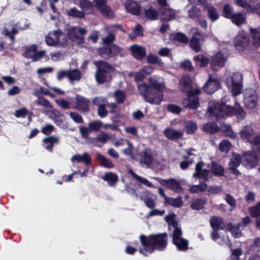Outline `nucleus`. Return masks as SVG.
<instances>
[{"label": "nucleus", "mask_w": 260, "mask_h": 260, "mask_svg": "<svg viewBox=\"0 0 260 260\" xmlns=\"http://www.w3.org/2000/svg\"><path fill=\"white\" fill-rule=\"evenodd\" d=\"M227 100H229V98L225 96L221 104L213 101L210 102L206 116L213 117V118L218 120L226 116L236 114L238 119H243L246 116V113L240 105L238 103H236L233 108L224 103Z\"/></svg>", "instance_id": "f257e3e1"}, {"label": "nucleus", "mask_w": 260, "mask_h": 260, "mask_svg": "<svg viewBox=\"0 0 260 260\" xmlns=\"http://www.w3.org/2000/svg\"><path fill=\"white\" fill-rule=\"evenodd\" d=\"M161 81L160 77L153 76L149 78L150 85L145 83L138 84V88L140 94L144 98L146 102L156 105L161 102L162 95L160 91L164 87Z\"/></svg>", "instance_id": "f03ea898"}, {"label": "nucleus", "mask_w": 260, "mask_h": 260, "mask_svg": "<svg viewBox=\"0 0 260 260\" xmlns=\"http://www.w3.org/2000/svg\"><path fill=\"white\" fill-rule=\"evenodd\" d=\"M140 240L144 249H140L139 252L144 256H147L145 251L151 253L155 250H163L166 248L168 243V236L166 233L151 235L148 237L141 235Z\"/></svg>", "instance_id": "7ed1b4c3"}, {"label": "nucleus", "mask_w": 260, "mask_h": 260, "mask_svg": "<svg viewBox=\"0 0 260 260\" xmlns=\"http://www.w3.org/2000/svg\"><path fill=\"white\" fill-rule=\"evenodd\" d=\"M225 76L226 85L232 94L236 96L240 94L243 87L242 74L239 72L227 73Z\"/></svg>", "instance_id": "20e7f679"}, {"label": "nucleus", "mask_w": 260, "mask_h": 260, "mask_svg": "<svg viewBox=\"0 0 260 260\" xmlns=\"http://www.w3.org/2000/svg\"><path fill=\"white\" fill-rule=\"evenodd\" d=\"M46 43L48 46H67V39L63 32L59 30H53L48 33L45 39Z\"/></svg>", "instance_id": "39448f33"}, {"label": "nucleus", "mask_w": 260, "mask_h": 260, "mask_svg": "<svg viewBox=\"0 0 260 260\" xmlns=\"http://www.w3.org/2000/svg\"><path fill=\"white\" fill-rule=\"evenodd\" d=\"M242 139L254 145L260 143V133H256L253 128L249 126L243 127L240 132Z\"/></svg>", "instance_id": "423d86ee"}, {"label": "nucleus", "mask_w": 260, "mask_h": 260, "mask_svg": "<svg viewBox=\"0 0 260 260\" xmlns=\"http://www.w3.org/2000/svg\"><path fill=\"white\" fill-rule=\"evenodd\" d=\"M243 102L245 106L249 109L257 105L258 98L255 91L251 88H245L243 92Z\"/></svg>", "instance_id": "0eeeda50"}, {"label": "nucleus", "mask_w": 260, "mask_h": 260, "mask_svg": "<svg viewBox=\"0 0 260 260\" xmlns=\"http://www.w3.org/2000/svg\"><path fill=\"white\" fill-rule=\"evenodd\" d=\"M228 54L224 50H222L213 56L211 61V67L214 71H217L223 67L226 61Z\"/></svg>", "instance_id": "6e6552de"}, {"label": "nucleus", "mask_w": 260, "mask_h": 260, "mask_svg": "<svg viewBox=\"0 0 260 260\" xmlns=\"http://www.w3.org/2000/svg\"><path fill=\"white\" fill-rule=\"evenodd\" d=\"M86 32L85 28L79 27H71L68 30V35L73 42L81 44L83 42L84 36Z\"/></svg>", "instance_id": "1a4fd4ad"}, {"label": "nucleus", "mask_w": 260, "mask_h": 260, "mask_svg": "<svg viewBox=\"0 0 260 260\" xmlns=\"http://www.w3.org/2000/svg\"><path fill=\"white\" fill-rule=\"evenodd\" d=\"M210 171L204 168V163L203 162H198L195 168V172L192 176L194 178L203 179L204 181H207L210 177Z\"/></svg>", "instance_id": "9d476101"}, {"label": "nucleus", "mask_w": 260, "mask_h": 260, "mask_svg": "<svg viewBox=\"0 0 260 260\" xmlns=\"http://www.w3.org/2000/svg\"><path fill=\"white\" fill-rule=\"evenodd\" d=\"M200 93V90L199 89L195 88L189 93L188 99L185 100L183 104H186L185 106L190 109H194L197 108L199 106V99L197 97V95Z\"/></svg>", "instance_id": "9b49d317"}, {"label": "nucleus", "mask_w": 260, "mask_h": 260, "mask_svg": "<svg viewBox=\"0 0 260 260\" xmlns=\"http://www.w3.org/2000/svg\"><path fill=\"white\" fill-rule=\"evenodd\" d=\"M241 161L242 158L240 155L237 153L233 154L229 163L228 170L229 172L236 175H239L240 173L237 168L239 166Z\"/></svg>", "instance_id": "f8f14e48"}, {"label": "nucleus", "mask_w": 260, "mask_h": 260, "mask_svg": "<svg viewBox=\"0 0 260 260\" xmlns=\"http://www.w3.org/2000/svg\"><path fill=\"white\" fill-rule=\"evenodd\" d=\"M140 198L149 208H153L155 206L156 197L150 191L145 190L142 192Z\"/></svg>", "instance_id": "ddd939ff"}, {"label": "nucleus", "mask_w": 260, "mask_h": 260, "mask_svg": "<svg viewBox=\"0 0 260 260\" xmlns=\"http://www.w3.org/2000/svg\"><path fill=\"white\" fill-rule=\"evenodd\" d=\"M242 162L248 169L253 168L257 165L258 159L254 152H247L242 157Z\"/></svg>", "instance_id": "4468645a"}, {"label": "nucleus", "mask_w": 260, "mask_h": 260, "mask_svg": "<svg viewBox=\"0 0 260 260\" xmlns=\"http://www.w3.org/2000/svg\"><path fill=\"white\" fill-rule=\"evenodd\" d=\"M75 108L81 112L89 111L90 101L80 95H77L75 98Z\"/></svg>", "instance_id": "2eb2a0df"}, {"label": "nucleus", "mask_w": 260, "mask_h": 260, "mask_svg": "<svg viewBox=\"0 0 260 260\" xmlns=\"http://www.w3.org/2000/svg\"><path fill=\"white\" fill-rule=\"evenodd\" d=\"M249 38L244 34L240 33L236 37L234 40V45L237 50L243 51L249 43Z\"/></svg>", "instance_id": "dca6fc26"}, {"label": "nucleus", "mask_w": 260, "mask_h": 260, "mask_svg": "<svg viewBox=\"0 0 260 260\" xmlns=\"http://www.w3.org/2000/svg\"><path fill=\"white\" fill-rule=\"evenodd\" d=\"M219 86V80L210 76L204 86V90L207 93L212 94L218 89Z\"/></svg>", "instance_id": "f3484780"}, {"label": "nucleus", "mask_w": 260, "mask_h": 260, "mask_svg": "<svg viewBox=\"0 0 260 260\" xmlns=\"http://www.w3.org/2000/svg\"><path fill=\"white\" fill-rule=\"evenodd\" d=\"M179 88L182 92L190 93L192 89L191 81L190 77L187 75H184L180 79Z\"/></svg>", "instance_id": "a211bd4d"}, {"label": "nucleus", "mask_w": 260, "mask_h": 260, "mask_svg": "<svg viewBox=\"0 0 260 260\" xmlns=\"http://www.w3.org/2000/svg\"><path fill=\"white\" fill-rule=\"evenodd\" d=\"M164 134L168 139L176 140L183 138V131H177L171 127H167L164 130Z\"/></svg>", "instance_id": "6ab92c4d"}, {"label": "nucleus", "mask_w": 260, "mask_h": 260, "mask_svg": "<svg viewBox=\"0 0 260 260\" xmlns=\"http://www.w3.org/2000/svg\"><path fill=\"white\" fill-rule=\"evenodd\" d=\"M130 50L132 51V55L138 60H142L146 55V49L138 45L131 46Z\"/></svg>", "instance_id": "aec40b11"}, {"label": "nucleus", "mask_w": 260, "mask_h": 260, "mask_svg": "<svg viewBox=\"0 0 260 260\" xmlns=\"http://www.w3.org/2000/svg\"><path fill=\"white\" fill-rule=\"evenodd\" d=\"M59 141V138L56 136H50L43 139V146L44 148L51 152L53 151V146L55 144H58Z\"/></svg>", "instance_id": "412c9836"}, {"label": "nucleus", "mask_w": 260, "mask_h": 260, "mask_svg": "<svg viewBox=\"0 0 260 260\" xmlns=\"http://www.w3.org/2000/svg\"><path fill=\"white\" fill-rule=\"evenodd\" d=\"M71 160L72 162H83L85 166H88L91 162V156L87 152H84L82 155L77 154L71 157Z\"/></svg>", "instance_id": "4be33fe9"}, {"label": "nucleus", "mask_w": 260, "mask_h": 260, "mask_svg": "<svg viewBox=\"0 0 260 260\" xmlns=\"http://www.w3.org/2000/svg\"><path fill=\"white\" fill-rule=\"evenodd\" d=\"M240 228H242V224L240 223L233 224L230 222L226 225V230L231 233L235 238H238L242 236V234Z\"/></svg>", "instance_id": "5701e85b"}, {"label": "nucleus", "mask_w": 260, "mask_h": 260, "mask_svg": "<svg viewBox=\"0 0 260 260\" xmlns=\"http://www.w3.org/2000/svg\"><path fill=\"white\" fill-rule=\"evenodd\" d=\"M167 187L173 191L181 193L183 192V188L179 183L174 179L164 180Z\"/></svg>", "instance_id": "b1692460"}, {"label": "nucleus", "mask_w": 260, "mask_h": 260, "mask_svg": "<svg viewBox=\"0 0 260 260\" xmlns=\"http://www.w3.org/2000/svg\"><path fill=\"white\" fill-rule=\"evenodd\" d=\"M125 7L129 13L133 15H138L140 11L139 5L134 1H127L125 3Z\"/></svg>", "instance_id": "393cba45"}, {"label": "nucleus", "mask_w": 260, "mask_h": 260, "mask_svg": "<svg viewBox=\"0 0 260 260\" xmlns=\"http://www.w3.org/2000/svg\"><path fill=\"white\" fill-rule=\"evenodd\" d=\"M200 36L199 33H196L189 42L190 47L196 52L201 50Z\"/></svg>", "instance_id": "a878e982"}, {"label": "nucleus", "mask_w": 260, "mask_h": 260, "mask_svg": "<svg viewBox=\"0 0 260 260\" xmlns=\"http://www.w3.org/2000/svg\"><path fill=\"white\" fill-rule=\"evenodd\" d=\"M232 22L237 26L245 23L246 22V14L245 13H237L232 15L231 18Z\"/></svg>", "instance_id": "bb28decb"}, {"label": "nucleus", "mask_w": 260, "mask_h": 260, "mask_svg": "<svg viewBox=\"0 0 260 260\" xmlns=\"http://www.w3.org/2000/svg\"><path fill=\"white\" fill-rule=\"evenodd\" d=\"M79 6L85 14H90L93 11V5L89 1L81 0L79 3Z\"/></svg>", "instance_id": "cd10ccee"}, {"label": "nucleus", "mask_w": 260, "mask_h": 260, "mask_svg": "<svg viewBox=\"0 0 260 260\" xmlns=\"http://www.w3.org/2000/svg\"><path fill=\"white\" fill-rule=\"evenodd\" d=\"M212 239L216 242L217 243L223 245H228L229 242V238L226 235L221 236V234H219L217 231H213L212 233Z\"/></svg>", "instance_id": "c85d7f7f"}, {"label": "nucleus", "mask_w": 260, "mask_h": 260, "mask_svg": "<svg viewBox=\"0 0 260 260\" xmlns=\"http://www.w3.org/2000/svg\"><path fill=\"white\" fill-rule=\"evenodd\" d=\"M210 224L214 231L223 229L225 226L222 219L217 216H213L211 218Z\"/></svg>", "instance_id": "c756f323"}, {"label": "nucleus", "mask_w": 260, "mask_h": 260, "mask_svg": "<svg viewBox=\"0 0 260 260\" xmlns=\"http://www.w3.org/2000/svg\"><path fill=\"white\" fill-rule=\"evenodd\" d=\"M235 2L237 5L243 7L248 13H253L255 11L254 6L248 3L253 2L254 0H235Z\"/></svg>", "instance_id": "7c9ffc66"}, {"label": "nucleus", "mask_w": 260, "mask_h": 260, "mask_svg": "<svg viewBox=\"0 0 260 260\" xmlns=\"http://www.w3.org/2000/svg\"><path fill=\"white\" fill-rule=\"evenodd\" d=\"M141 163L148 167H149L152 161V157L149 152L144 150L140 153Z\"/></svg>", "instance_id": "2f4dec72"}, {"label": "nucleus", "mask_w": 260, "mask_h": 260, "mask_svg": "<svg viewBox=\"0 0 260 260\" xmlns=\"http://www.w3.org/2000/svg\"><path fill=\"white\" fill-rule=\"evenodd\" d=\"M128 173L138 182L143 184L149 188H155V186L146 178L141 177L135 174L132 170H130Z\"/></svg>", "instance_id": "473e14b6"}, {"label": "nucleus", "mask_w": 260, "mask_h": 260, "mask_svg": "<svg viewBox=\"0 0 260 260\" xmlns=\"http://www.w3.org/2000/svg\"><path fill=\"white\" fill-rule=\"evenodd\" d=\"M252 42L256 47L260 46V28H250Z\"/></svg>", "instance_id": "72a5a7b5"}, {"label": "nucleus", "mask_w": 260, "mask_h": 260, "mask_svg": "<svg viewBox=\"0 0 260 260\" xmlns=\"http://www.w3.org/2000/svg\"><path fill=\"white\" fill-rule=\"evenodd\" d=\"M160 13L162 15V19L166 21L172 20L175 16V13L173 10L169 8V7H168L164 9H160Z\"/></svg>", "instance_id": "f704fd0d"}, {"label": "nucleus", "mask_w": 260, "mask_h": 260, "mask_svg": "<svg viewBox=\"0 0 260 260\" xmlns=\"http://www.w3.org/2000/svg\"><path fill=\"white\" fill-rule=\"evenodd\" d=\"M173 229L171 230L172 231V239H173V243H176L179 239L183 238L182 237V232L181 229L178 225H175V223L173 224Z\"/></svg>", "instance_id": "c9c22d12"}, {"label": "nucleus", "mask_w": 260, "mask_h": 260, "mask_svg": "<svg viewBox=\"0 0 260 260\" xmlns=\"http://www.w3.org/2000/svg\"><path fill=\"white\" fill-rule=\"evenodd\" d=\"M102 178L107 181L110 186H113L118 181L117 175L112 172L106 173Z\"/></svg>", "instance_id": "e433bc0d"}, {"label": "nucleus", "mask_w": 260, "mask_h": 260, "mask_svg": "<svg viewBox=\"0 0 260 260\" xmlns=\"http://www.w3.org/2000/svg\"><path fill=\"white\" fill-rule=\"evenodd\" d=\"M94 64L98 69V70L107 72L112 69V67L107 62L104 60L94 61Z\"/></svg>", "instance_id": "4c0bfd02"}, {"label": "nucleus", "mask_w": 260, "mask_h": 260, "mask_svg": "<svg viewBox=\"0 0 260 260\" xmlns=\"http://www.w3.org/2000/svg\"><path fill=\"white\" fill-rule=\"evenodd\" d=\"M211 171L215 176H222L224 175L223 167L221 165L214 162L212 164Z\"/></svg>", "instance_id": "58836bf2"}, {"label": "nucleus", "mask_w": 260, "mask_h": 260, "mask_svg": "<svg viewBox=\"0 0 260 260\" xmlns=\"http://www.w3.org/2000/svg\"><path fill=\"white\" fill-rule=\"evenodd\" d=\"M38 48V46L37 44H33L30 46L23 53V56L26 58L32 59Z\"/></svg>", "instance_id": "ea45409f"}, {"label": "nucleus", "mask_w": 260, "mask_h": 260, "mask_svg": "<svg viewBox=\"0 0 260 260\" xmlns=\"http://www.w3.org/2000/svg\"><path fill=\"white\" fill-rule=\"evenodd\" d=\"M176 243H173L176 245L178 250L180 251L186 250L188 249V242L184 238L179 239Z\"/></svg>", "instance_id": "a19ab883"}, {"label": "nucleus", "mask_w": 260, "mask_h": 260, "mask_svg": "<svg viewBox=\"0 0 260 260\" xmlns=\"http://www.w3.org/2000/svg\"><path fill=\"white\" fill-rule=\"evenodd\" d=\"M206 9L208 11V17L212 21H216L219 17V14L216 10L212 6H207Z\"/></svg>", "instance_id": "79ce46f5"}, {"label": "nucleus", "mask_w": 260, "mask_h": 260, "mask_svg": "<svg viewBox=\"0 0 260 260\" xmlns=\"http://www.w3.org/2000/svg\"><path fill=\"white\" fill-rule=\"evenodd\" d=\"M206 203V200L202 199H197L192 201L190 206L193 210H200L203 208Z\"/></svg>", "instance_id": "37998d69"}, {"label": "nucleus", "mask_w": 260, "mask_h": 260, "mask_svg": "<svg viewBox=\"0 0 260 260\" xmlns=\"http://www.w3.org/2000/svg\"><path fill=\"white\" fill-rule=\"evenodd\" d=\"M97 157L103 166L108 168H112L114 165L109 159L106 158L101 154H97Z\"/></svg>", "instance_id": "c03bdc74"}, {"label": "nucleus", "mask_w": 260, "mask_h": 260, "mask_svg": "<svg viewBox=\"0 0 260 260\" xmlns=\"http://www.w3.org/2000/svg\"><path fill=\"white\" fill-rule=\"evenodd\" d=\"M165 202L171 206L177 208L180 207L183 204L181 198H173L168 197Z\"/></svg>", "instance_id": "a18cd8bd"}, {"label": "nucleus", "mask_w": 260, "mask_h": 260, "mask_svg": "<svg viewBox=\"0 0 260 260\" xmlns=\"http://www.w3.org/2000/svg\"><path fill=\"white\" fill-rule=\"evenodd\" d=\"M147 62L149 64H158L163 66L164 63L158 56L151 54H149L147 56Z\"/></svg>", "instance_id": "49530a36"}, {"label": "nucleus", "mask_w": 260, "mask_h": 260, "mask_svg": "<svg viewBox=\"0 0 260 260\" xmlns=\"http://www.w3.org/2000/svg\"><path fill=\"white\" fill-rule=\"evenodd\" d=\"M81 77V73L78 70H69L68 78L71 82L78 81Z\"/></svg>", "instance_id": "de8ad7c7"}, {"label": "nucleus", "mask_w": 260, "mask_h": 260, "mask_svg": "<svg viewBox=\"0 0 260 260\" xmlns=\"http://www.w3.org/2000/svg\"><path fill=\"white\" fill-rule=\"evenodd\" d=\"M204 131L209 133H214L218 130V127L215 122H208L203 125Z\"/></svg>", "instance_id": "09e8293b"}, {"label": "nucleus", "mask_w": 260, "mask_h": 260, "mask_svg": "<svg viewBox=\"0 0 260 260\" xmlns=\"http://www.w3.org/2000/svg\"><path fill=\"white\" fill-rule=\"evenodd\" d=\"M197 124L194 122L188 121L185 123V130L188 134L194 133L197 129Z\"/></svg>", "instance_id": "8fccbe9b"}, {"label": "nucleus", "mask_w": 260, "mask_h": 260, "mask_svg": "<svg viewBox=\"0 0 260 260\" xmlns=\"http://www.w3.org/2000/svg\"><path fill=\"white\" fill-rule=\"evenodd\" d=\"M67 14L70 16L77 18H83L85 16V13L83 12L79 11L75 8L69 10Z\"/></svg>", "instance_id": "3c124183"}, {"label": "nucleus", "mask_w": 260, "mask_h": 260, "mask_svg": "<svg viewBox=\"0 0 260 260\" xmlns=\"http://www.w3.org/2000/svg\"><path fill=\"white\" fill-rule=\"evenodd\" d=\"M102 126L103 122L100 120L91 121L88 124L90 131L98 132Z\"/></svg>", "instance_id": "603ef678"}, {"label": "nucleus", "mask_w": 260, "mask_h": 260, "mask_svg": "<svg viewBox=\"0 0 260 260\" xmlns=\"http://www.w3.org/2000/svg\"><path fill=\"white\" fill-rule=\"evenodd\" d=\"M188 16L191 18H198L202 15V12L199 8L192 6L188 11Z\"/></svg>", "instance_id": "864d4df0"}, {"label": "nucleus", "mask_w": 260, "mask_h": 260, "mask_svg": "<svg viewBox=\"0 0 260 260\" xmlns=\"http://www.w3.org/2000/svg\"><path fill=\"white\" fill-rule=\"evenodd\" d=\"M207 189V185L204 183L201 182L199 185H192L189 188V191L191 193H197L205 190Z\"/></svg>", "instance_id": "5fc2aeb1"}, {"label": "nucleus", "mask_w": 260, "mask_h": 260, "mask_svg": "<svg viewBox=\"0 0 260 260\" xmlns=\"http://www.w3.org/2000/svg\"><path fill=\"white\" fill-rule=\"evenodd\" d=\"M35 103L38 105H40L49 110L52 109V106L50 102L43 97H39L35 102Z\"/></svg>", "instance_id": "6e6d98bb"}, {"label": "nucleus", "mask_w": 260, "mask_h": 260, "mask_svg": "<svg viewBox=\"0 0 260 260\" xmlns=\"http://www.w3.org/2000/svg\"><path fill=\"white\" fill-rule=\"evenodd\" d=\"M109 139L110 137L107 133L101 132L95 138L93 139V143H94L95 141H98L102 143H105Z\"/></svg>", "instance_id": "4d7b16f0"}, {"label": "nucleus", "mask_w": 260, "mask_h": 260, "mask_svg": "<svg viewBox=\"0 0 260 260\" xmlns=\"http://www.w3.org/2000/svg\"><path fill=\"white\" fill-rule=\"evenodd\" d=\"M92 103L98 107L101 106H106L107 99L102 96H99L94 98L92 100Z\"/></svg>", "instance_id": "13d9d810"}, {"label": "nucleus", "mask_w": 260, "mask_h": 260, "mask_svg": "<svg viewBox=\"0 0 260 260\" xmlns=\"http://www.w3.org/2000/svg\"><path fill=\"white\" fill-rule=\"evenodd\" d=\"M233 8L230 5H225L223 9V15L225 17L230 19L233 15H234Z\"/></svg>", "instance_id": "bf43d9fd"}, {"label": "nucleus", "mask_w": 260, "mask_h": 260, "mask_svg": "<svg viewBox=\"0 0 260 260\" xmlns=\"http://www.w3.org/2000/svg\"><path fill=\"white\" fill-rule=\"evenodd\" d=\"M193 59L196 62H201V66L202 67L207 66L209 61V60L207 57L202 54H199L194 56Z\"/></svg>", "instance_id": "052dcab7"}, {"label": "nucleus", "mask_w": 260, "mask_h": 260, "mask_svg": "<svg viewBox=\"0 0 260 260\" xmlns=\"http://www.w3.org/2000/svg\"><path fill=\"white\" fill-rule=\"evenodd\" d=\"M95 78L97 82L99 83L106 82L107 79L106 72L98 70L95 73Z\"/></svg>", "instance_id": "680f3d73"}, {"label": "nucleus", "mask_w": 260, "mask_h": 260, "mask_svg": "<svg viewBox=\"0 0 260 260\" xmlns=\"http://www.w3.org/2000/svg\"><path fill=\"white\" fill-rule=\"evenodd\" d=\"M251 216L253 217H257L260 215V202L251 207L249 209Z\"/></svg>", "instance_id": "e2e57ef3"}, {"label": "nucleus", "mask_w": 260, "mask_h": 260, "mask_svg": "<svg viewBox=\"0 0 260 260\" xmlns=\"http://www.w3.org/2000/svg\"><path fill=\"white\" fill-rule=\"evenodd\" d=\"M100 12L102 13V15L104 17H107L109 19L114 17L113 12L111 9V8L107 5L104 8H102Z\"/></svg>", "instance_id": "0e129e2a"}, {"label": "nucleus", "mask_w": 260, "mask_h": 260, "mask_svg": "<svg viewBox=\"0 0 260 260\" xmlns=\"http://www.w3.org/2000/svg\"><path fill=\"white\" fill-rule=\"evenodd\" d=\"M231 147V143L228 140L222 141L219 145V150L223 152H227Z\"/></svg>", "instance_id": "69168bd1"}, {"label": "nucleus", "mask_w": 260, "mask_h": 260, "mask_svg": "<svg viewBox=\"0 0 260 260\" xmlns=\"http://www.w3.org/2000/svg\"><path fill=\"white\" fill-rule=\"evenodd\" d=\"M173 39L181 43H186L188 42V38L186 35L181 32H178L173 35Z\"/></svg>", "instance_id": "338daca9"}, {"label": "nucleus", "mask_w": 260, "mask_h": 260, "mask_svg": "<svg viewBox=\"0 0 260 260\" xmlns=\"http://www.w3.org/2000/svg\"><path fill=\"white\" fill-rule=\"evenodd\" d=\"M71 118L76 123H82L83 122V119L80 114L77 112H71L69 113Z\"/></svg>", "instance_id": "774afa93"}]
</instances>
